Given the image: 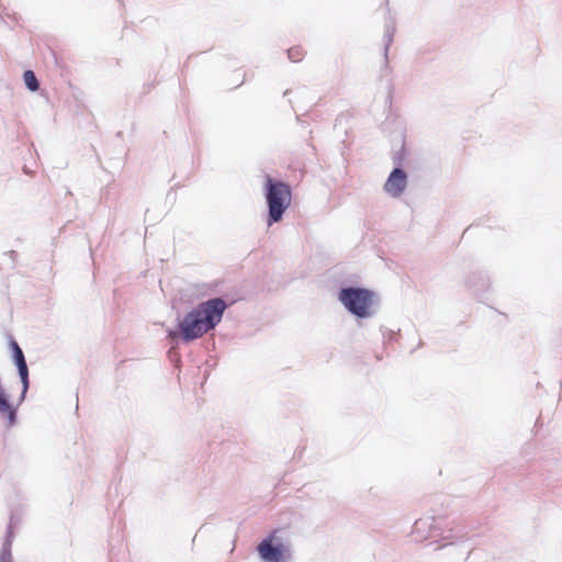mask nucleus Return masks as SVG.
<instances>
[{"label": "nucleus", "instance_id": "f03ea898", "mask_svg": "<svg viewBox=\"0 0 562 562\" xmlns=\"http://www.w3.org/2000/svg\"><path fill=\"white\" fill-rule=\"evenodd\" d=\"M266 198L269 207L268 224L281 221L283 213L291 205L292 191L289 184L282 181H274L267 178L266 181Z\"/></svg>", "mask_w": 562, "mask_h": 562}, {"label": "nucleus", "instance_id": "f257e3e1", "mask_svg": "<svg viewBox=\"0 0 562 562\" xmlns=\"http://www.w3.org/2000/svg\"><path fill=\"white\" fill-rule=\"evenodd\" d=\"M226 304L222 299H212L199 304L179 323L180 334L186 341L202 337L222 319Z\"/></svg>", "mask_w": 562, "mask_h": 562}, {"label": "nucleus", "instance_id": "0eeeda50", "mask_svg": "<svg viewBox=\"0 0 562 562\" xmlns=\"http://www.w3.org/2000/svg\"><path fill=\"white\" fill-rule=\"evenodd\" d=\"M23 79H24L25 86L31 91H37L38 90L40 85H38V81L36 79L35 74L32 70L24 71Z\"/></svg>", "mask_w": 562, "mask_h": 562}, {"label": "nucleus", "instance_id": "1a4fd4ad", "mask_svg": "<svg viewBox=\"0 0 562 562\" xmlns=\"http://www.w3.org/2000/svg\"><path fill=\"white\" fill-rule=\"evenodd\" d=\"M10 559H11V558H10V554H5V553H3V554L0 557L1 562H11V561H10Z\"/></svg>", "mask_w": 562, "mask_h": 562}, {"label": "nucleus", "instance_id": "7ed1b4c3", "mask_svg": "<svg viewBox=\"0 0 562 562\" xmlns=\"http://www.w3.org/2000/svg\"><path fill=\"white\" fill-rule=\"evenodd\" d=\"M339 300L345 307L359 317L370 314L369 308L373 304L374 293L359 288H346L339 293Z\"/></svg>", "mask_w": 562, "mask_h": 562}, {"label": "nucleus", "instance_id": "39448f33", "mask_svg": "<svg viewBox=\"0 0 562 562\" xmlns=\"http://www.w3.org/2000/svg\"><path fill=\"white\" fill-rule=\"evenodd\" d=\"M11 347H12V350H13V357H14V360H15V363H16V367H18V370H19V374H20L21 381H22L21 391H20L19 396L16 397V403L19 404V403H21L23 401L24 395H25V393L27 391V387H29V369H27V366H26V361H25L23 351L19 347L16 341L13 340L11 342Z\"/></svg>", "mask_w": 562, "mask_h": 562}, {"label": "nucleus", "instance_id": "423d86ee", "mask_svg": "<svg viewBox=\"0 0 562 562\" xmlns=\"http://www.w3.org/2000/svg\"><path fill=\"white\" fill-rule=\"evenodd\" d=\"M407 187V175L404 170L395 168L384 183V191L393 198L402 195Z\"/></svg>", "mask_w": 562, "mask_h": 562}, {"label": "nucleus", "instance_id": "20e7f679", "mask_svg": "<svg viewBox=\"0 0 562 562\" xmlns=\"http://www.w3.org/2000/svg\"><path fill=\"white\" fill-rule=\"evenodd\" d=\"M273 538L274 535H271L268 539L261 541L258 546V553L266 562H283L288 549L283 544L273 546Z\"/></svg>", "mask_w": 562, "mask_h": 562}, {"label": "nucleus", "instance_id": "6e6552de", "mask_svg": "<svg viewBox=\"0 0 562 562\" xmlns=\"http://www.w3.org/2000/svg\"><path fill=\"white\" fill-rule=\"evenodd\" d=\"M288 55L292 61L297 63L303 58V50L300 47H292L288 50Z\"/></svg>", "mask_w": 562, "mask_h": 562}]
</instances>
